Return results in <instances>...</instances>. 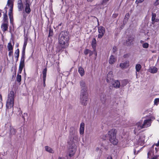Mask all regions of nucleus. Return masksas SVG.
Masks as SVG:
<instances>
[{"instance_id":"obj_45","label":"nucleus","mask_w":159,"mask_h":159,"mask_svg":"<svg viewBox=\"0 0 159 159\" xmlns=\"http://www.w3.org/2000/svg\"><path fill=\"white\" fill-rule=\"evenodd\" d=\"M130 54L129 53L123 55V57L124 58H128L130 56Z\"/></svg>"},{"instance_id":"obj_3","label":"nucleus","mask_w":159,"mask_h":159,"mask_svg":"<svg viewBox=\"0 0 159 159\" xmlns=\"http://www.w3.org/2000/svg\"><path fill=\"white\" fill-rule=\"evenodd\" d=\"M15 97V95L13 91H10L9 93L6 102V110L11 109L12 108L13 109V106L14 103V99Z\"/></svg>"},{"instance_id":"obj_39","label":"nucleus","mask_w":159,"mask_h":159,"mask_svg":"<svg viewBox=\"0 0 159 159\" xmlns=\"http://www.w3.org/2000/svg\"><path fill=\"white\" fill-rule=\"evenodd\" d=\"M159 102V98H155L154 101V104L156 105H157Z\"/></svg>"},{"instance_id":"obj_13","label":"nucleus","mask_w":159,"mask_h":159,"mask_svg":"<svg viewBox=\"0 0 159 159\" xmlns=\"http://www.w3.org/2000/svg\"><path fill=\"white\" fill-rule=\"evenodd\" d=\"M17 7L19 11L22 10L24 8V5L22 0H19L18 1Z\"/></svg>"},{"instance_id":"obj_46","label":"nucleus","mask_w":159,"mask_h":159,"mask_svg":"<svg viewBox=\"0 0 159 159\" xmlns=\"http://www.w3.org/2000/svg\"><path fill=\"white\" fill-rule=\"evenodd\" d=\"M159 4V0H156L154 2V5L155 6H157Z\"/></svg>"},{"instance_id":"obj_32","label":"nucleus","mask_w":159,"mask_h":159,"mask_svg":"<svg viewBox=\"0 0 159 159\" xmlns=\"http://www.w3.org/2000/svg\"><path fill=\"white\" fill-rule=\"evenodd\" d=\"M7 5L8 6H10V7L11 6V5L12 6H13V4L12 2V1L11 0H8L7 2Z\"/></svg>"},{"instance_id":"obj_15","label":"nucleus","mask_w":159,"mask_h":159,"mask_svg":"<svg viewBox=\"0 0 159 159\" xmlns=\"http://www.w3.org/2000/svg\"><path fill=\"white\" fill-rule=\"evenodd\" d=\"M100 100L102 103L104 104L106 101V95L104 93H102L100 96Z\"/></svg>"},{"instance_id":"obj_26","label":"nucleus","mask_w":159,"mask_h":159,"mask_svg":"<svg viewBox=\"0 0 159 159\" xmlns=\"http://www.w3.org/2000/svg\"><path fill=\"white\" fill-rule=\"evenodd\" d=\"M99 34L98 35V38L101 39L105 33V30H98Z\"/></svg>"},{"instance_id":"obj_19","label":"nucleus","mask_w":159,"mask_h":159,"mask_svg":"<svg viewBox=\"0 0 159 159\" xmlns=\"http://www.w3.org/2000/svg\"><path fill=\"white\" fill-rule=\"evenodd\" d=\"M116 61V58L114 57L113 55H111V56L109 60V62L110 64H112L114 63Z\"/></svg>"},{"instance_id":"obj_4","label":"nucleus","mask_w":159,"mask_h":159,"mask_svg":"<svg viewBox=\"0 0 159 159\" xmlns=\"http://www.w3.org/2000/svg\"><path fill=\"white\" fill-rule=\"evenodd\" d=\"M152 120L151 119L145 120L143 123L142 124V121L140 120L136 124V127L135 128L134 130L135 133L137 130H139L141 129L145 128L148 127L151 125Z\"/></svg>"},{"instance_id":"obj_49","label":"nucleus","mask_w":159,"mask_h":159,"mask_svg":"<svg viewBox=\"0 0 159 159\" xmlns=\"http://www.w3.org/2000/svg\"><path fill=\"white\" fill-rule=\"evenodd\" d=\"M118 13H115L113 14L112 16L113 17L116 18L118 16Z\"/></svg>"},{"instance_id":"obj_56","label":"nucleus","mask_w":159,"mask_h":159,"mask_svg":"<svg viewBox=\"0 0 159 159\" xmlns=\"http://www.w3.org/2000/svg\"><path fill=\"white\" fill-rule=\"evenodd\" d=\"M150 152H149L148 153V158H150Z\"/></svg>"},{"instance_id":"obj_17","label":"nucleus","mask_w":159,"mask_h":159,"mask_svg":"<svg viewBox=\"0 0 159 159\" xmlns=\"http://www.w3.org/2000/svg\"><path fill=\"white\" fill-rule=\"evenodd\" d=\"M8 23L3 22L1 25V28L2 30H7Z\"/></svg>"},{"instance_id":"obj_52","label":"nucleus","mask_w":159,"mask_h":159,"mask_svg":"<svg viewBox=\"0 0 159 159\" xmlns=\"http://www.w3.org/2000/svg\"><path fill=\"white\" fill-rule=\"evenodd\" d=\"M158 157V156H157V155L155 156L152 158H151V159H157Z\"/></svg>"},{"instance_id":"obj_44","label":"nucleus","mask_w":159,"mask_h":159,"mask_svg":"<svg viewBox=\"0 0 159 159\" xmlns=\"http://www.w3.org/2000/svg\"><path fill=\"white\" fill-rule=\"evenodd\" d=\"M117 50V48L116 46H114L112 49L113 52L114 53H115Z\"/></svg>"},{"instance_id":"obj_61","label":"nucleus","mask_w":159,"mask_h":159,"mask_svg":"<svg viewBox=\"0 0 159 159\" xmlns=\"http://www.w3.org/2000/svg\"><path fill=\"white\" fill-rule=\"evenodd\" d=\"M0 99L1 101H2V97L1 94H0Z\"/></svg>"},{"instance_id":"obj_8","label":"nucleus","mask_w":159,"mask_h":159,"mask_svg":"<svg viewBox=\"0 0 159 159\" xmlns=\"http://www.w3.org/2000/svg\"><path fill=\"white\" fill-rule=\"evenodd\" d=\"M113 80V72L112 71H109L107 76V82L108 83L112 82Z\"/></svg>"},{"instance_id":"obj_60","label":"nucleus","mask_w":159,"mask_h":159,"mask_svg":"<svg viewBox=\"0 0 159 159\" xmlns=\"http://www.w3.org/2000/svg\"><path fill=\"white\" fill-rule=\"evenodd\" d=\"M155 145L157 147L158 146H159V142H158V143L155 144Z\"/></svg>"},{"instance_id":"obj_6","label":"nucleus","mask_w":159,"mask_h":159,"mask_svg":"<svg viewBox=\"0 0 159 159\" xmlns=\"http://www.w3.org/2000/svg\"><path fill=\"white\" fill-rule=\"evenodd\" d=\"M134 39V38L133 36L131 35L129 36L126 39L125 42H124V45L127 46H130L133 44Z\"/></svg>"},{"instance_id":"obj_48","label":"nucleus","mask_w":159,"mask_h":159,"mask_svg":"<svg viewBox=\"0 0 159 159\" xmlns=\"http://www.w3.org/2000/svg\"><path fill=\"white\" fill-rule=\"evenodd\" d=\"M94 53V51H91V50H90V51L89 52V56H91Z\"/></svg>"},{"instance_id":"obj_36","label":"nucleus","mask_w":159,"mask_h":159,"mask_svg":"<svg viewBox=\"0 0 159 159\" xmlns=\"http://www.w3.org/2000/svg\"><path fill=\"white\" fill-rule=\"evenodd\" d=\"M142 46L144 48H147L149 47V44L146 43H144L143 44Z\"/></svg>"},{"instance_id":"obj_11","label":"nucleus","mask_w":159,"mask_h":159,"mask_svg":"<svg viewBox=\"0 0 159 159\" xmlns=\"http://www.w3.org/2000/svg\"><path fill=\"white\" fill-rule=\"evenodd\" d=\"M4 9L5 10V13L3 12L4 14L3 15V18L2 19L3 22L8 23V19L7 15V7H5L4 8Z\"/></svg>"},{"instance_id":"obj_63","label":"nucleus","mask_w":159,"mask_h":159,"mask_svg":"<svg viewBox=\"0 0 159 159\" xmlns=\"http://www.w3.org/2000/svg\"><path fill=\"white\" fill-rule=\"evenodd\" d=\"M15 58H16V61H17L18 60V58L19 57H15Z\"/></svg>"},{"instance_id":"obj_57","label":"nucleus","mask_w":159,"mask_h":159,"mask_svg":"<svg viewBox=\"0 0 159 159\" xmlns=\"http://www.w3.org/2000/svg\"><path fill=\"white\" fill-rule=\"evenodd\" d=\"M22 71V70H18V74H21Z\"/></svg>"},{"instance_id":"obj_34","label":"nucleus","mask_w":159,"mask_h":159,"mask_svg":"<svg viewBox=\"0 0 159 159\" xmlns=\"http://www.w3.org/2000/svg\"><path fill=\"white\" fill-rule=\"evenodd\" d=\"M28 38L25 37L24 38V41L23 45L26 46L28 42Z\"/></svg>"},{"instance_id":"obj_10","label":"nucleus","mask_w":159,"mask_h":159,"mask_svg":"<svg viewBox=\"0 0 159 159\" xmlns=\"http://www.w3.org/2000/svg\"><path fill=\"white\" fill-rule=\"evenodd\" d=\"M47 68H44L42 71L43 75V86L45 87L46 86L45 81L46 79L47 72Z\"/></svg>"},{"instance_id":"obj_18","label":"nucleus","mask_w":159,"mask_h":159,"mask_svg":"<svg viewBox=\"0 0 159 159\" xmlns=\"http://www.w3.org/2000/svg\"><path fill=\"white\" fill-rule=\"evenodd\" d=\"M25 57H21V58L20 61L19 66H20L22 67H24L25 66Z\"/></svg>"},{"instance_id":"obj_28","label":"nucleus","mask_w":159,"mask_h":159,"mask_svg":"<svg viewBox=\"0 0 159 159\" xmlns=\"http://www.w3.org/2000/svg\"><path fill=\"white\" fill-rule=\"evenodd\" d=\"M16 80L18 83H20L21 80V76L19 74H17L16 77Z\"/></svg>"},{"instance_id":"obj_5","label":"nucleus","mask_w":159,"mask_h":159,"mask_svg":"<svg viewBox=\"0 0 159 159\" xmlns=\"http://www.w3.org/2000/svg\"><path fill=\"white\" fill-rule=\"evenodd\" d=\"M117 133V130L116 129H112L108 131L107 133L110 142L114 145H116L118 142L116 138Z\"/></svg>"},{"instance_id":"obj_25","label":"nucleus","mask_w":159,"mask_h":159,"mask_svg":"<svg viewBox=\"0 0 159 159\" xmlns=\"http://www.w3.org/2000/svg\"><path fill=\"white\" fill-rule=\"evenodd\" d=\"M130 17L129 14V13H127L125 15V18L124 19L123 22L124 24L125 23H126V22L128 21L129 18Z\"/></svg>"},{"instance_id":"obj_43","label":"nucleus","mask_w":159,"mask_h":159,"mask_svg":"<svg viewBox=\"0 0 159 159\" xmlns=\"http://www.w3.org/2000/svg\"><path fill=\"white\" fill-rule=\"evenodd\" d=\"M75 132V129L74 128V127H71L70 128V134L71 135V134H72V135H73V133H72V134H71V132Z\"/></svg>"},{"instance_id":"obj_62","label":"nucleus","mask_w":159,"mask_h":159,"mask_svg":"<svg viewBox=\"0 0 159 159\" xmlns=\"http://www.w3.org/2000/svg\"><path fill=\"white\" fill-rule=\"evenodd\" d=\"M99 150V148L98 147L96 148V151H98Z\"/></svg>"},{"instance_id":"obj_21","label":"nucleus","mask_w":159,"mask_h":159,"mask_svg":"<svg viewBox=\"0 0 159 159\" xmlns=\"http://www.w3.org/2000/svg\"><path fill=\"white\" fill-rule=\"evenodd\" d=\"M149 71L152 73H155L157 72V68L155 66L151 67L149 69Z\"/></svg>"},{"instance_id":"obj_58","label":"nucleus","mask_w":159,"mask_h":159,"mask_svg":"<svg viewBox=\"0 0 159 159\" xmlns=\"http://www.w3.org/2000/svg\"><path fill=\"white\" fill-rule=\"evenodd\" d=\"M23 67H20V66H19V70H23Z\"/></svg>"},{"instance_id":"obj_16","label":"nucleus","mask_w":159,"mask_h":159,"mask_svg":"<svg viewBox=\"0 0 159 159\" xmlns=\"http://www.w3.org/2000/svg\"><path fill=\"white\" fill-rule=\"evenodd\" d=\"M91 46L93 49L95 51L96 49V48L97 41L96 39L95 38H93L92 39L91 43Z\"/></svg>"},{"instance_id":"obj_7","label":"nucleus","mask_w":159,"mask_h":159,"mask_svg":"<svg viewBox=\"0 0 159 159\" xmlns=\"http://www.w3.org/2000/svg\"><path fill=\"white\" fill-rule=\"evenodd\" d=\"M25 11L26 13L29 14L30 13L31 10L30 7V4L29 0H25Z\"/></svg>"},{"instance_id":"obj_31","label":"nucleus","mask_w":159,"mask_h":159,"mask_svg":"<svg viewBox=\"0 0 159 159\" xmlns=\"http://www.w3.org/2000/svg\"><path fill=\"white\" fill-rule=\"evenodd\" d=\"M13 6L11 5V6L10 7L9 11L8 12V15L12 16L13 15L12 10H13Z\"/></svg>"},{"instance_id":"obj_51","label":"nucleus","mask_w":159,"mask_h":159,"mask_svg":"<svg viewBox=\"0 0 159 159\" xmlns=\"http://www.w3.org/2000/svg\"><path fill=\"white\" fill-rule=\"evenodd\" d=\"M109 1V0H103L102 2V4H103L104 3H106Z\"/></svg>"},{"instance_id":"obj_20","label":"nucleus","mask_w":159,"mask_h":159,"mask_svg":"<svg viewBox=\"0 0 159 159\" xmlns=\"http://www.w3.org/2000/svg\"><path fill=\"white\" fill-rule=\"evenodd\" d=\"M78 72L81 76H83L84 74V71L83 68L80 66L78 68Z\"/></svg>"},{"instance_id":"obj_2","label":"nucleus","mask_w":159,"mask_h":159,"mask_svg":"<svg viewBox=\"0 0 159 159\" xmlns=\"http://www.w3.org/2000/svg\"><path fill=\"white\" fill-rule=\"evenodd\" d=\"M80 85L81 89L80 94V102L82 104L86 105L87 104L88 99L87 87L86 85L85 82L83 80L80 81Z\"/></svg>"},{"instance_id":"obj_41","label":"nucleus","mask_w":159,"mask_h":159,"mask_svg":"<svg viewBox=\"0 0 159 159\" xmlns=\"http://www.w3.org/2000/svg\"><path fill=\"white\" fill-rule=\"evenodd\" d=\"M89 51L90 50L88 49H86L84 50V52L85 55H87L89 53Z\"/></svg>"},{"instance_id":"obj_23","label":"nucleus","mask_w":159,"mask_h":159,"mask_svg":"<svg viewBox=\"0 0 159 159\" xmlns=\"http://www.w3.org/2000/svg\"><path fill=\"white\" fill-rule=\"evenodd\" d=\"M13 46L12 45L11 41L9 42L7 44V48L8 51L13 50Z\"/></svg>"},{"instance_id":"obj_9","label":"nucleus","mask_w":159,"mask_h":159,"mask_svg":"<svg viewBox=\"0 0 159 159\" xmlns=\"http://www.w3.org/2000/svg\"><path fill=\"white\" fill-rule=\"evenodd\" d=\"M156 16L157 15L155 13H152L151 20L152 21V23L153 24H155L156 22H159V19L157 18Z\"/></svg>"},{"instance_id":"obj_27","label":"nucleus","mask_w":159,"mask_h":159,"mask_svg":"<svg viewBox=\"0 0 159 159\" xmlns=\"http://www.w3.org/2000/svg\"><path fill=\"white\" fill-rule=\"evenodd\" d=\"M142 68V66L140 64H137L135 66V69L136 72H139L140 71Z\"/></svg>"},{"instance_id":"obj_40","label":"nucleus","mask_w":159,"mask_h":159,"mask_svg":"<svg viewBox=\"0 0 159 159\" xmlns=\"http://www.w3.org/2000/svg\"><path fill=\"white\" fill-rule=\"evenodd\" d=\"M49 31L48 37H52L53 35V30H49Z\"/></svg>"},{"instance_id":"obj_30","label":"nucleus","mask_w":159,"mask_h":159,"mask_svg":"<svg viewBox=\"0 0 159 159\" xmlns=\"http://www.w3.org/2000/svg\"><path fill=\"white\" fill-rule=\"evenodd\" d=\"M20 51L19 48L17 49L15 51L14 53L15 57H19V56Z\"/></svg>"},{"instance_id":"obj_54","label":"nucleus","mask_w":159,"mask_h":159,"mask_svg":"<svg viewBox=\"0 0 159 159\" xmlns=\"http://www.w3.org/2000/svg\"><path fill=\"white\" fill-rule=\"evenodd\" d=\"M93 51H94V54L95 56L96 57H97V51H96V50L95 51L93 50Z\"/></svg>"},{"instance_id":"obj_38","label":"nucleus","mask_w":159,"mask_h":159,"mask_svg":"<svg viewBox=\"0 0 159 159\" xmlns=\"http://www.w3.org/2000/svg\"><path fill=\"white\" fill-rule=\"evenodd\" d=\"M75 153V152L71 150L70 151L69 154V156L70 157H71L73 156Z\"/></svg>"},{"instance_id":"obj_33","label":"nucleus","mask_w":159,"mask_h":159,"mask_svg":"<svg viewBox=\"0 0 159 159\" xmlns=\"http://www.w3.org/2000/svg\"><path fill=\"white\" fill-rule=\"evenodd\" d=\"M8 53V56L9 57H11L12 59L13 58V50L12 51H9Z\"/></svg>"},{"instance_id":"obj_59","label":"nucleus","mask_w":159,"mask_h":159,"mask_svg":"<svg viewBox=\"0 0 159 159\" xmlns=\"http://www.w3.org/2000/svg\"><path fill=\"white\" fill-rule=\"evenodd\" d=\"M103 29H104V28H103L102 27L101 29L100 28V27H99L98 28V30H103Z\"/></svg>"},{"instance_id":"obj_53","label":"nucleus","mask_w":159,"mask_h":159,"mask_svg":"<svg viewBox=\"0 0 159 159\" xmlns=\"http://www.w3.org/2000/svg\"><path fill=\"white\" fill-rule=\"evenodd\" d=\"M142 138L140 137L139 139V141H141L142 143L144 142V139H141Z\"/></svg>"},{"instance_id":"obj_42","label":"nucleus","mask_w":159,"mask_h":159,"mask_svg":"<svg viewBox=\"0 0 159 159\" xmlns=\"http://www.w3.org/2000/svg\"><path fill=\"white\" fill-rule=\"evenodd\" d=\"M143 1L144 0H136L135 3L138 5L139 3H142Z\"/></svg>"},{"instance_id":"obj_1","label":"nucleus","mask_w":159,"mask_h":159,"mask_svg":"<svg viewBox=\"0 0 159 159\" xmlns=\"http://www.w3.org/2000/svg\"><path fill=\"white\" fill-rule=\"evenodd\" d=\"M69 37V33L66 30H62L59 34L58 42L62 48H66L68 46L70 40Z\"/></svg>"},{"instance_id":"obj_37","label":"nucleus","mask_w":159,"mask_h":159,"mask_svg":"<svg viewBox=\"0 0 159 159\" xmlns=\"http://www.w3.org/2000/svg\"><path fill=\"white\" fill-rule=\"evenodd\" d=\"M126 64H127L126 62L121 63L120 64V66L121 68H124L126 66Z\"/></svg>"},{"instance_id":"obj_55","label":"nucleus","mask_w":159,"mask_h":159,"mask_svg":"<svg viewBox=\"0 0 159 159\" xmlns=\"http://www.w3.org/2000/svg\"><path fill=\"white\" fill-rule=\"evenodd\" d=\"M107 159H112V157L111 156H108Z\"/></svg>"},{"instance_id":"obj_64","label":"nucleus","mask_w":159,"mask_h":159,"mask_svg":"<svg viewBox=\"0 0 159 159\" xmlns=\"http://www.w3.org/2000/svg\"><path fill=\"white\" fill-rule=\"evenodd\" d=\"M58 159H64V158H61L60 157H59L58 158Z\"/></svg>"},{"instance_id":"obj_50","label":"nucleus","mask_w":159,"mask_h":159,"mask_svg":"<svg viewBox=\"0 0 159 159\" xmlns=\"http://www.w3.org/2000/svg\"><path fill=\"white\" fill-rule=\"evenodd\" d=\"M109 1V0H103L102 2V4H103L104 3H106Z\"/></svg>"},{"instance_id":"obj_12","label":"nucleus","mask_w":159,"mask_h":159,"mask_svg":"<svg viewBox=\"0 0 159 159\" xmlns=\"http://www.w3.org/2000/svg\"><path fill=\"white\" fill-rule=\"evenodd\" d=\"M112 86L116 89L119 88L120 86L119 81L118 80H115L112 84Z\"/></svg>"},{"instance_id":"obj_47","label":"nucleus","mask_w":159,"mask_h":159,"mask_svg":"<svg viewBox=\"0 0 159 159\" xmlns=\"http://www.w3.org/2000/svg\"><path fill=\"white\" fill-rule=\"evenodd\" d=\"M11 130H12L13 131H12V133L13 134H15L16 133V130L15 129H11Z\"/></svg>"},{"instance_id":"obj_29","label":"nucleus","mask_w":159,"mask_h":159,"mask_svg":"<svg viewBox=\"0 0 159 159\" xmlns=\"http://www.w3.org/2000/svg\"><path fill=\"white\" fill-rule=\"evenodd\" d=\"M26 46L23 45V47L22 50V57H25V50L26 48Z\"/></svg>"},{"instance_id":"obj_24","label":"nucleus","mask_w":159,"mask_h":159,"mask_svg":"<svg viewBox=\"0 0 159 159\" xmlns=\"http://www.w3.org/2000/svg\"><path fill=\"white\" fill-rule=\"evenodd\" d=\"M129 82V80L125 79L122 80L121 82V85L123 87L126 86Z\"/></svg>"},{"instance_id":"obj_22","label":"nucleus","mask_w":159,"mask_h":159,"mask_svg":"<svg viewBox=\"0 0 159 159\" xmlns=\"http://www.w3.org/2000/svg\"><path fill=\"white\" fill-rule=\"evenodd\" d=\"M45 150L48 152L50 153H53L54 151L53 150H52V148H51L48 146H46L45 147Z\"/></svg>"},{"instance_id":"obj_14","label":"nucleus","mask_w":159,"mask_h":159,"mask_svg":"<svg viewBox=\"0 0 159 159\" xmlns=\"http://www.w3.org/2000/svg\"><path fill=\"white\" fill-rule=\"evenodd\" d=\"M84 123H81L80 124V134H83L84 133Z\"/></svg>"},{"instance_id":"obj_35","label":"nucleus","mask_w":159,"mask_h":159,"mask_svg":"<svg viewBox=\"0 0 159 159\" xmlns=\"http://www.w3.org/2000/svg\"><path fill=\"white\" fill-rule=\"evenodd\" d=\"M9 16V17L10 18V23H11V24H13V20H14L13 18V15H12V16Z\"/></svg>"}]
</instances>
